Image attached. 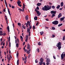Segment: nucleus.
I'll use <instances>...</instances> for the list:
<instances>
[{
	"instance_id": "nucleus-44",
	"label": "nucleus",
	"mask_w": 65,
	"mask_h": 65,
	"mask_svg": "<svg viewBox=\"0 0 65 65\" xmlns=\"http://www.w3.org/2000/svg\"><path fill=\"white\" fill-rule=\"evenodd\" d=\"M37 9V10H39V7H38L37 6V8H36Z\"/></svg>"
},
{
	"instance_id": "nucleus-29",
	"label": "nucleus",
	"mask_w": 65,
	"mask_h": 65,
	"mask_svg": "<svg viewBox=\"0 0 65 65\" xmlns=\"http://www.w3.org/2000/svg\"><path fill=\"white\" fill-rule=\"evenodd\" d=\"M7 29L8 30V32H9V26H7Z\"/></svg>"
},
{
	"instance_id": "nucleus-10",
	"label": "nucleus",
	"mask_w": 65,
	"mask_h": 65,
	"mask_svg": "<svg viewBox=\"0 0 65 65\" xmlns=\"http://www.w3.org/2000/svg\"><path fill=\"white\" fill-rule=\"evenodd\" d=\"M27 49H28V50H29V49H30V45L29 44H27Z\"/></svg>"
},
{
	"instance_id": "nucleus-33",
	"label": "nucleus",
	"mask_w": 65,
	"mask_h": 65,
	"mask_svg": "<svg viewBox=\"0 0 65 65\" xmlns=\"http://www.w3.org/2000/svg\"><path fill=\"white\" fill-rule=\"evenodd\" d=\"M38 60H37V59H36L35 60V62L36 63H38Z\"/></svg>"
},
{
	"instance_id": "nucleus-54",
	"label": "nucleus",
	"mask_w": 65,
	"mask_h": 65,
	"mask_svg": "<svg viewBox=\"0 0 65 65\" xmlns=\"http://www.w3.org/2000/svg\"><path fill=\"white\" fill-rule=\"evenodd\" d=\"M3 11H4V12H5V11H6V10H5V9H4Z\"/></svg>"
},
{
	"instance_id": "nucleus-26",
	"label": "nucleus",
	"mask_w": 65,
	"mask_h": 65,
	"mask_svg": "<svg viewBox=\"0 0 65 65\" xmlns=\"http://www.w3.org/2000/svg\"><path fill=\"white\" fill-rule=\"evenodd\" d=\"M17 65H19V60H18L17 62Z\"/></svg>"
},
{
	"instance_id": "nucleus-46",
	"label": "nucleus",
	"mask_w": 65,
	"mask_h": 65,
	"mask_svg": "<svg viewBox=\"0 0 65 65\" xmlns=\"http://www.w3.org/2000/svg\"><path fill=\"white\" fill-rule=\"evenodd\" d=\"M30 56H31V55L30 54H29L28 55V58H30Z\"/></svg>"
},
{
	"instance_id": "nucleus-28",
	"label": "nucleus",
	"mask_w": 65,
	"mask_h": 65,
	"mask_svg": "<svg viewBox=\"0 0 65 65\" xmlns=\"http://www.w3.org/2000/svg\"><path fill=\"white\" fill-rule=\"evenodd\" d=\"M62 25H63V24H62V23L59 24L58 25V27H60V26H62Z\"/></svg>"
},
{
	"instance_id": "nucleus-5",
	"label": "nucleus",
	"mask_w": 65,
	"mask_h": 65,
	"mask_svg": "<svg viewBox=\"0 0 65 65\" xmlns=\"http://www.w3.org/2000/svg\"><path fill=\"white\" fill-rule=\"evenodd\" d=\"M26 26L27 27H28V25H29V26H30V22H29V21H28L27 22V23L26 24Z\"/></svg>"
},
{
	"instance_id": "nucleus-20",
	"label": "nucleus",
	"mask_w": 65,
	"mask_h": 65,
	"mask_svg": "<svg viewBox=\"0 0 65 65\" xmlns=\"http://www.w3.org/2000/svg\"><path fill=\"white\" fill-rule=\"evenodd\" d=\"M8 10L9 14L10 16V15H11V14H10V11H9V10L8 9Z\"/></svg>"
},
{
	"instance_id": "nucleus-17",
	"label": "nucleus",
	"mask_w": 65,
	"mask_h": 65,
	"mask_svg": "<svg viewBox=\"0 0 65 65\" xmlns=\"http://www.w3.org/2000/svg\"><path fill=\"white\" fill-rule=\"evenodd\" d=\"M18 25L19 26V27H21L22 26V24L20 23H18Z\"/></svg>"
},
{
	"instance_id": "nucleus-45",
	"label": "nucleus",
	"mask_w": 65,
	"mask_h": 65,
	"mask_svg": "<svg viewBox=\"0 0 65 65\" xmlns=\"http://www.w3.org/2000/svg\"><path fill=\"white\" fill-rule=\"evenodd\" d=\"M65 37L64 36L63 38V40H65Z\"/></svg>"
},
{
	"instance_id": "nucleus-34",
	"label": "nucleus",
	"mask_w": 65,
	"mask_h": 65,
	"mask_svg": "<svg viewBox=\"0 0 65 65\" xmlns=\"http://www.w3.org/2000/svg\"><path fill=\"white\" fill-rule=\"evenodd\" d=\"M37 52L38 53H39V49L38 48L37 50H36Z\"/></svg>"
},
{
	"instance_id": "nucleus-8",
	"label": "nucleus",
	"mask_w": 65,
	"mask_h": 65,
	"mask_svg": "<svg viewBox=\"0 0 65 65\" xmlns=\"http://www.w3.org/2000/svg\"><path fill=\"white\" fill-rule=\"evenodd\" d=\"M61 16H62V13H60L58 16V18H61Z\"/></svg>"
},
{
	"instance_id": "nucleus-11",
	"label": "nucleus",
	"mask_w": 65,
	"mask_h": 65,
	"mask_svg": "<svg viewBox=\"0 0 65 65\" xmlns=\"http://www.w3.org/2000/svg\"><path fill=\"white\" fill-rule=\"evenodd\" d=\"M20 38L21 41L23 42V37L21 36H20Z\"/></svg>"
},
{
	"instance_id": "nucleus-40",
	"label": "nucleus",
	"mask_w": 65,
	"mask_h": 65,
	"mask_svg": "<svg viewBox=\"0 0 65 65\" xmlns=\"http://www.w3.org/2000/svg\"><path fill=\"white\" fill-rule=\"evenodd\" d=\"M19 10H20V11H22V9L19 8L18 9Z\"/></svg>"
},
{
	"instance_id": "nucleus-32",
	"label": "nucleus",
	"mask_w": 65,
	"mask_h": 65,
	"mask_svg": "<svg viewBox=\"0 0 65 65\" xmlns=\"http://www.w3.org/2000/svg\"><path fill=\"white\" fill-rule=\"evenodd\" d=\"M55 14H52V18H53L54 17H55Z\"/></svg>"
},
{
	"instance_id": "nucleus-3",
	"label": "nucleus",
	"mask_w": 65,
	"mask_h": 65,
	"mask_svg": "<svg viewBox=\"0 0 65 65\" xmlns=\"http://www.w3.org/2000/svg\"><path fill=\"white\" fill-rule=\"evenodd\" d=\"M58 21H55L52 22V24L54 25H57L58 24Z\"/></svg>"
},
{
	"instance_id": "nucleus-50",
	"label": "nucleus",
	"mask_w": 65,
	"mask_h": 65,
	"mask_svg": "<svg viewBox=\"0 0 65 65\" xmlns=\"http://www.w3.org/2000/svg\"><path fill=\"white\" fill-rule=\"evenodd\" d=\"M3 32L1 30H0V34H1Z\"/></svg>"
},
{
	"instance_id": "nucleus-58",
	"label": "nucleus",
	"mask_w": 65,
	"mask_h": 65,
	"mask_svg": "<svg viewBox=\"0 0 65 65\" xmlns=\"http://www.w3.org/2000/svg\"><path fill=\"white\" fill-rule=\"evenodd\" d=\"M28 39H26V40H25V41L26 42H27V41H28Z\"/></svg>"
},
{
	"instance_id": "nucleus-56",
	"label": "nucleus",
	"mask_w": 65,
	"mask_h": 65,
	"mask_svg": "<svg viewBox=\"0 0 65 65\" xmlns=\"http://www.w3.org/2000/svg\"><path fill=\"white\" fill-rule=\"evenodd\" d=\"M24 51L25 52H27V50L26 49H25L24 50Z\"/></svg>"
},
{
	"instance_id": "nucleus-49",
	"label": "nucleus",
	"mask_w": 65,
	"mask_h": 65,
	"mask_svg": "<svg viewBox=\"0 0 65 65\" xmlns=\"http://www.w3.org/2000/svg\"><path fill=\"white\" fill-rule=\"evenodd\" d=\"M53 57L54 59H56V57L55 56H53Z\"/></svg>"
},
{
	"instance_id": "nucleus-22",
	"label": "nucleus",
	"mask_w": 65,
	"mask_h": 65,
	"mask_svg": "<svg viewBox=\"0 0 65 65\" xmlns=\"http://www.w3.org/2000/svg\"><path fill=\"white\" fill-rule=\"evenodd\" d=\"M60 7V5H58L57 6V7H56L57 9H59V8Z\"/></svg>"
},
{
	"instance_id": "nucleus-47",
	"label": "nucleus",
	"mask_w": 65,
	"mask_h": 65,
	"mask_svg": "<svg viewBox=\"0 0 65 65\" xmlns=\"http://www.w3.org/2000/svg\"><path fill=\"white\" fill-rule=\"evenodd\" d=\"M11 45V43H10V42L9 43V46L10 47Z\"/></svg>"
},
{
	"instance_id": "nucleus-52",
	"label": "nucleus",
	"mask_w": 65,
	"mask_h": 65,
	"mask_svg": "<svg viewBox=\"0 0 65 65\" xmlns=\"http://www.w3.org/2000/svg\"><path fill=\"white\" fill-rule=\"evenodd\" d=\"M12 8H14V6H12Z\"/></svg>"
},
{
	"instance_id": "nucleus-21",
	"label": "nucleus",
	"mask_w": 65,
	"mask_h": 65,
	"mask_svg": "<svg viewBox=\"0 0 65 65\" xmlns=\"http://www.w3.org/2000/svg\"><path fill=\"white\" fill-rule=\"evenodd\" d=\"M25 18L26 20H28V15H26L25 16Z\"/></svg>"
},
{
	"instance_id": "nucleus-43",
	"label": "nucleus",
	"mask_w": 65,
	"mask_h": 65,
	"mask_svg": "<svg viewBox=\"0 0 65 65\" xmlns=\"http://www.w3.org/2000/svg\"><path fill=\"white\" fill-rule=\"evenodd\" d=\"M24 8H25V7H23L22 8V11L24 12Z\"/></svg>"
},
{
	"instance_id": "nucleus-25",
	"label": "nucleus",
	"mask_w": 65,
	"mask_h": 65,
	"mask_svg": "<svg viewBox=\"0 0 65 65\" xmlns=\"http://www.w3.org/2000/svg\"><path fill=\"white\" fill-rule=\"evenodd\" d=\"M34 19L35 20H37V17L36 16L35 18H34Z\"/></svg>"
},
{
	"instance_id": "nucleus-6",
	"label": "nucleus",
	"mask_w": 65,
	"mask_h": 65,
	"mask_svg": "<svg viewBox=\"0 0 65 65\" xmlns=\"http://www.w3.org/2000/svg\"><path fill=\"white\" fill-rule=\"evenodd\" d=\"M65 56V54H62L61 55V59H64V57Z\"/></svg>"
},
{
	"instance_id": "nucleus-24",
	"label": "nucleus",
	"mask_w": 65,
	"mask_h": 65,
	"mask_svg": "<svg viewBox=\"0 0 65 65\" xmlns=\"http://www.w3.org/2000/svg\"><path fill=\"white\" fill-rule=\"evenodd\" d=\"M5 2L6 7H7V3L6 2V0H5Z\"/></svg>"
},
{
	"instance_id": "nucleus-12",
	"label": "nucleus",
	"mask_w": 65,
	"mask_h": 65,
	"mask_svg": "<svg viewBox=\"0 0 65 65\" xmlns=\"http://www.w3.org/2000/svg\"><path fill=\"white\" fill-rule=\"evenodd\" d=\"M40 61L41 62H43V59L42 58H41L40 59Z\"/></svg>"
},
{
	"instance_id": "nucleus-36",
	"label": "nucleus",
	"mask_w": 65,
	"mask_h": 65,
	"mask_svg": "<svg viewBox=\"0 0 65 65\" xmlns=\"http://www.w3.org/2000/svg\"><path fill=\"white\" fill-rule=\"evenodd\" d=\"M32 28L33 29H35V26L34 25L33 26Z\"/></svg>"
},
{
	"instance_id": "nucleus-37",
	"label": "nucleus",
	"mask_w": 65,
	"mask_h": 65,
	"mask_svg": "<svg viewBox=\"0 0 65 65\" xmlns=\"http://www.w3.org/2000/svg\"><path fill=\"white\" fill-rule=\"evenodd\" d=\"M39 64L40 65H41L42 64V62H39Z\"/></svg>"
},
{
	"instance_id": "nucleus-1",
	"label": "nucleus",
	"mask_w": 65,
	"mask_h": 65,
	"mask_svg": "<svg viewBox=\"0 0 65 65\" xmlns=\"http://www.w3.org/2000/svg\"><path fill=\"white\" fill-rule=\"evenodd\" d=\"M52 8V6H48L47 7L46 6H45L44 7H43L42 9V10L44 11H47V10H48L50 9H51Z\"/></svg>"
},
{
	"instance_id": "nucleus-19",
	"label": "nucleus",
	"mask_w": 65,
	"mask_h": 65,
	"mask_svg": "<svg viewBox=\"0 0 65 65\" xmlns=\"http://www.w3.org/2000/svg\"><path fill=\"white\" fill-rule=\"evenodd\" d=\"M60 6L61 7H62L63 6V2H61L60 3Z\"/></svg>"
},
{
	"instance_id": "nucleus-38",
	"label": "nucleus",
	"mask_w": 65,
	"mask_h": 65,
	"mask_svg": "<svg viewBox=\"0 0 65 65\" xmlns=\"http://www.w3.org/2000/svg\"><path fill=\"white\" fill-rule=\"evenodd\" d=\"M52 38H54V37H55V36L54 35H52Z\"/></svg>"
},
{
	"instance_id": "nucleus-2",
	"label": "nucleus",
	"mask_w": 65,
	"mask_h": 65,
	"mask_svg": "<svg viewBox=\"0 0 65 65\" xmlns=\"http://www.w3.org/2000/svg\"><path fill=\"white\" fill-rule=\"evenodd\" d=\"M35 11H36V12L38 14V16H40L41 14V13L39 12V11L37 10V9H35Z\"/></svg>"
},
{
	"instance_id": "nucleus-16",
	"label": "nucleus",
	"mask_w": 65,
	"mask_h": 65,
	"mask_svg": "<svg viewBox=\"0 0 65 65\" xmlns=\"http://www.w3.org/2000/svg\"><path fill=\"white\" fill-rule=\"evenodd\" d=\"M30 49H29V50H28L27 51V53L28 54H30Z\"/></svg>"
},
{
	"instance_id": "nucleus-35",
	"label": "nucleus",
	"mask_w": 65,
	"mask_h": 65,
	"mask_svg": "<svg viewBox=\"0 0 65 65\" xmlns=\"http://www.w3.org/2000/svg\"><path fill=\"white\" fill-rule=\"evenodd\" d=\"M52 8L53 9H55V6H52Z\"/></svg>"
},
{
	"instance_id": "nucleus-23",
	"label": "nucleus",
	"mask_w": 65,
	"mask_h": 65,
	"mask_svg": "<svg viewBox=\"0 0 65 65\" xmlns=\"http://www.w3.org/2000/svg\"><path fill=\"white\" fill-rule=\"evenodd\" d=\"M27 32H30V29L28 28H27Z\"/></svg>"
},
{
	"instance_id": "nucleus-41",
	"label": "nucleus",
	"mask_w": 65,
	"mask_h": 65,
	"mask_svg": "<svg viewBox=\"0 0 65 65\" xmlns=\"http://www.w3.org/2000/svg\"><path fill=\"white\" fill-rule=\"evenodd\" d=\"M26 39H28V35H27L26 36Z\"/></svg>"
},
{
	"instance_id": "nucleus-57",
	"label": "nucleus",
	"mask_w": 65,
	"mask_h": 65,
	"mask_svg": "<svg viewBox=\"0 0 65 65\" xmlns=\"http://www.w3.org/2000/svg\"><path fill=\"white\" fill-rule=\"evenodd\" d=\"M30 32H29V34L28 35V36H30Z\"/></svg>"
},
{
	"instance_id": "nucleus-9",
	"label": "nucleus",
	"mask_w": 65,
	"mask_h": 65,
	"mask_svg": "<svg viewBox=\"0 0 65 65\" xmlns=\"http://www.w3.org/2000/svg\"><path fill=\"white\" fill-rule=\"evenodd\" d=\"M56 13V11H51V13L52 14H53V13L54 14H55Z\"/></svg>"
},
{
	"instance_id": "nucleus-18",
	"label": "nucleus",
	"mask_w": 65,
	"mask_h": 65,
	"mask_svg": "<svg viewBox=\"0 0 65 65\" xmlns=\"http://www.w3.org/2000/svg\"><path fill=\"white\" fill-rule=\"evenodd\" d=\"M46 61L47 62H50V59L49 58H47Z\"/></svg>"
},
{
	"instance_id": "nucleus-59",
	"label": "nucleus",
	"mask_w": 65,
	"mask_h": 65,
	"mask_svg": "<svg viewBox=\"0 0 65 65\" xmlns=\"http://www.w3.org/2000/svg\"><path fill=\"white\" fill-rule=\"evenodd\" d=\"M13 27L14 28V24H13Z\"/></svg>"
},
{
	"instance_id": "nucleus-15",
	"label": "nucleus",
	"mask_w": 65,
	"mask_h": 65,
	"mask_svg": "<svg viewBox=\"0 0 65 65\" xmlns=\"http://www.w3.org/2000/svg\"><path fill=\"white\" fill-rule=\"evenodd\" d=\"M65 18L64 17H63V18H61L60 19V20L61 21H63L64 20V18Z\"/></svg>"
},
{
	"instance_id": "nucleus-63",
	"label": "nucleus",
	"mask_w": 65,
	"mask_h": 65,
	"mask_svg": "<svg viewBox=\"0 0 65 65\" xmlns=\"http://www.w3.org/2000/svg\"><path fill=\"white\" fill-rule=\"evenodd\" d=\"M43 65H45V63L44 62L43 63Z\"/></svg>"
},
{
	"instance_id": "nucleus-31",
	"label": "nucleus",
	"mask_w": 65,
	"mask_h": 65,
	"mask_svg": "<svg viewBox=\"0 0 65 65\" xmlns=\"http://www.w3.org/2000/svg\"><path fill=\"white\" fill-rule=\"evenodd\" d=\"M58 50H60L61 49V46H58Z\"/></svg>"
},
{
	"instance_id": "nucleus-55",
	"label": "nucleus",
	"mask_w": 65,
	"mask_h": 65,
	"mask_svg": "<svg viewBox=\"0 0 65 65\" xmlns=\"http://www.w3.org/2000/svg\"><path fill=\"white\" fill-rule=\"evenodd\" d=\"M49 4L50 5H52V3H49Z\"/></svg>"
},
{
	"instance_id": "nucleus-7",
	"label": "nucleus",
	"mask_w": 65,
	"mask_h": 65,
	"mask_svg": "<svg viewBox=\"0 0 65 65\" xmlns=\"http://www.w3.org/2000/svg\"><path fill=\"white\" fill-rule=\"evenodd\" d=\"M59 46H61V43L60 42H59L58 44L56 45L57 47H59Z\"/></svg>"
},
{
	"instance_id": "nucleus-13",
	"label": "nucleus",
	"mask_w": 65,
	"mask_h": 65,
	"mask_svg": "<svg viewBox=\"0 0 65 65\" xmlns=\"http://www.w3.org/2000/svg\"><path fill=\"white\" fill-rule=\"evenodd\" d=\"M19 51H17V58H18V57H19Z\"/></svg>"
},
{
	"instance_id": "nucleus-61",
	"label": "nucleus",
	"mask_w": 65,
	"mask_h": 65,
	"mask_svg": "<svg viewBox=\"0 0 65 65\" xmlns=\"http://www.w3.org/2000/svg\"><path fill=\"white\" fill-rule=\"evenodd\" d=\"M10 37H9V41H10Z\"/></svg>"
},
{
	"instance_id": "nucleus-30",
	"label": "nucleus",
	"mask_w": 65,
	"mask_h": 65,
	"mask_svg": "<svg viewBox=\"0 0 65 65\" xmlns=\"http://www.w3.org/2000/svg\"><path fill=\"white\" fill-rule=\"evenodd\" d=\"M16 46H17V47H19V44L18 43H17L16 44Z\"/></svg>"
},
{
	"instance_id": "nucleus-4",
	"label": "nucleus",
	"mask_w": 65,
	"mask_h": 65,
	"mask_svg": "<svg viewBox=\"0 0 65 65\" xmlns=\"http://www.w3.org/2000/svg\"><path fill=\"white\" fill-rule=\"evenodd\" d=\"M17 4H18V5L19 6H20V7H21L22 6V5H21V1L20 0H18L17 2Z\"/></svg>"
},
{
	"instance_id": "nucleus-42",
	"label": "nucleus",
	"mask_w": 65,
	"mask_h": 65,
	"mask_svg": "<svg viewBox=\"0 0 65 65\" xmlns=\"http://www.w3.org/2000/svg\"><path fill=\"white\" fill-rule=\"evenodd\" d=\"M52 29L53 30H54L55 29V28L54 27H53L52 28Z\"/></svg>"
},
{
	"instance_id": "nucleus-27",
	"label": "nucleus",
	"mask_w": 65,
	"mask_h": 65,
	"mask_svg": "<svg viewBox=\"0 0 65 65\" xmlns=\"http://www.w3.org/2000/svg\"><path fill=\"white\" fill-rule=\"evenodd\" d=\"M40 34L41 35H42L43 34V31H41L40 32Z\"/></svg>"
},
{
	"instance_id": "nucleus-14",
	"label": "nucleus",
	"mask_w": 65,
	"mask_h": 65,
	"mask_svg": "<svg viewBox=\"0 0 65 65\" xmlns=\"http://www.w3.org/2000/svg\"><path fill=\"white\" fill-rule=\"evenodd\" d=\"M37 6H40L41 5V3H38L37 4Z\"/></svg>"
},
{
	"instance_id": "nucleus-51",
	"label": "nucleus",
	"mask_w": 65,
	"mask_h": 65,
	"mask_svg": "<svg viewBox=\"0 0 65 65\" xmlns=\"http://www.w3.org/2000/svg\"><path fill=\"white\" fill-rule=\"evenodd\" d=\"M5 19L6 20V21L7 20V17H6V18H5Z\"/></svg>"
},
{
	"instance_id": "nucleus-60",
	"label": "nucleus",
	"mask_w": 65,
	"mask_h": 65,
	"mask_svg": "<svg viewBox=\"0 0 65 65\" xmlns=\"http://www.w3.org/2000/svg\"><path fill=\"white\" fill-rule=\"evenodd\" d=\"M38 25V22H37L36 24V25L37 26Z\"/></svg>"
},
{
	"instance_id": "nucleus-64",
	"label": "nucleus",
	"mask_w": 65,
	"mask_h": 65,
	"mask_svg": "<svg viewBox=\"0 0 65 65\" xmlns=\"http://www.w3.org/2000/svg\"><path fill=\"white\" fill-rule=\"evenodd\" d=\"M26 60L24 61V63L25 64H26Z\"/></svg>"
},
{
	"instance_id": "nucleus-62",
	"label": "nucleus",
	"mask_w": 65,
	"mask_h": 65,
	"mask_svg": "<svg viewBox=\"0 0 65 65\" xmlns=\"http://www.w3.org/2000/svg\"><path fill=\"white\" fill-rule=\"evenodd\" d=\"M23 7H25V4H23Z\"/></svg>"
},
{
	"instance_id": "nucleus-53",
	"label": "nucleus",
	"mask_w": 65,
	"mask_h": 65,
	"mask_svg": "<svg viewBox=\"0 0 65 65\" xmlns=\"http://www.w3.org/2000/svg\"><path fill=\"white\" fill-rule=\"evenodd\" d=\"M46 65H49V63H48V62H47L46 63Z\"/></svg>"
},
{
	"instance_id": "nucleus-48",
	"label": "nucleus",
	"mask_w": 65,
	"mask_h": 65,
	"mask_svg": "<svg viewBox=\"0 0 65 65\" xmlns=\"http://www.w3.org/2000/svg\"><path fill=\"white\" fill-rule=\"evenodd\" d=\"M27 57L26 56H25V58H24V60H26V59H27Z\"/></svg>"
},
{
	"instance_id": "nucleus-39",
	"label": "nucleus",
	"mask_w": 65,
	"mask_h": 65,
	"mask_svg": "<svg viewBox=\"0 0 65 65\" xmlns=\"http://www.w3.org/2000/svg\"><path fill=\"white\" fill-rule=\"evenodd\" d=\"M38 44L39 45H41V43H40V42H39L38 43Z\"/></svg>"
}]
</instances>
